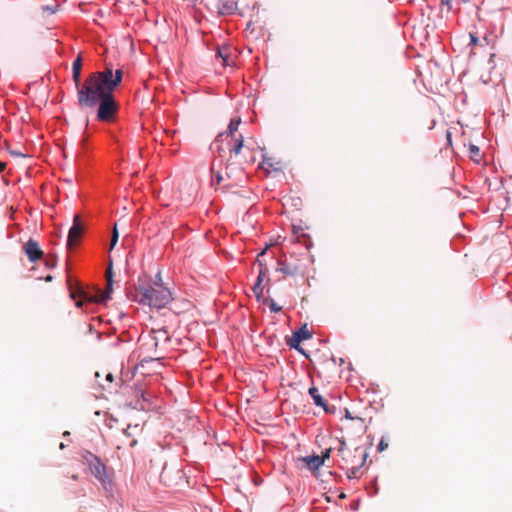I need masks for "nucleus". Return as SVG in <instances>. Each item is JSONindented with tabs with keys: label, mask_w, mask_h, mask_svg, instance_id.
<instances>
[{
	"label": "nucleus",
	"mask_w": 512,
	"mask_h": 512,
	"mask_svg": "<svg viewBox=\"0 0 512 512\" xmlns=\"http://www.w3.org/2000/svg\"><path fill=\"white\" fill-rule=\"evenodd\" d=\"M122 77V69H117L113 73L109 66L104 71L91 73L84 83L77 87L79 106L82 108L95 107L99 100L114 92L115 88L121 83Z\"/></svg>",
	"instance_id": "f257e3e1"
},
{
	"label": "nucleus",
	"mask_w": 512,
	"mask_h": 512,
	"mask_svg": "<svg viewBox=\"0 0 512 512\" xmlns=\"http://www.w3.org/2000/svg\"><path fill=\"white\" fill-rule=\"evenodd\" d=\"M265 251H266V249H264V250H263V251L258 255V257H257V261H258V263H259L260 270H259V275H258V277H257V281H256V283H259V284H262V281H263V279H264V277H265V275H266V272H267V268H264V267H263V265H262V263H261V261L259 260V257L265 254Z\"/></svg>",
	"instance_id": "6ab92c4d"
},
{
	"label": "nucleus",
	"mask_w": 512,
	"mask_h": 512,
	"mask_svg": "<svg viewBox=\"0 0 512 512\" xmlns=\"http://www.w3.org/2000/svg\"><path fill=\"white\" fill-rule=\"evenodd\" d=\"M9 153L12 155V156H16V157H25V154L21 153V152H17V151H12L10 150Z\"/></svg>",
	"instance_id": "cd10ccee"
},
{
	"label": "nucleus",
	"mask_w": 512,
	"mask_h": 512,
	"mask_svg": "<svg viewBox=\"0 0 512 512\" xmlns=\"http://www.w3.org/2000/svg\"><path fill=\"white\" fill-rule=\"evenodd\" d=\"M469 154H470V158L475 161V162H479L480 159H481V155H480V149L478 146L474 145V144H470L469 145Z\"/></svg>",
	"instance_id": "f3484780"
},
{
	"label": "nucleus",
	"mask_w": 512,
	"mask_h": 512,
	"mask_svg": "<svg viewBox=\"0 0 512 512\" xmlns=\"http://www.w3.org/2000/svg\"><path fill=\"white\" fill-rule=\"evenodd\" d=\"M58 7H59L58 4H56L54 6H48L47 5V6H42L41 9H42L43 12H48L49 14H53V13H55L57 11Z\"/></svg>",
	"instance_id": "b1692460"
},
{
	"label": "nucleus",
	"mask_w": 512,
	"mask_h": 512,
	"mask_svg": "<svg viewBox=\"0 0 512 512\" xmlns=\"http://www.w3.org/2000/svg\"><path fill=\"white\" fill-rule=\"evenodd\" d=\"M106 380L108 382H112L113 381V374L112 373H107L106 374Z\"/></svg>",
	"instance_id": "c756f323"
},
{
	"label": "nucleus",
	"mask_w": 512,
	"mask_h": 512,
	"mask_svg": "<svg viewBox=\"0 0 512 512\" xmlns=\"http://www.w3.org/2000/svg\"><path fill=\"white\" fill-rule=\"evenodd\" d=\"M169 341L170 336L168 335V332L164 328L152 329L150 334V340L142 344V349L148 352L154 350V355L151 358L159 359V348Z\"/></svg>",
	"instance_id": "423d86ee"
},
{
	"label": "nucleus",
	"mask_w": 512,
	"mask_h": 512,
	"mask_svg": "<svg viewBox=\"0 0 512 512\" xmlns=\"http://www.w3.org/2000/svg\"><path fill=\"white\" fill-rule=\"evenodd\" d=\"M237 10L236 0H219L218 12L222 15L233 14Z\"/></svg>",
	"instance_id": "4468645a"
},
{
	"label": "nucleus",
	"mask_w": 512,
	"mask_h": 512,
	"mask_svg": "<svg viewBox=\"0 0 512 512\" xmlns=\"http://www.w3.org/2000/svg\"><path fill=\"white\" fill-rule=\"evenodd\" d=\"M298 461L304 463L311 471H315L323 465V458H320L319 455L299 457Z\"/></svg>",
	"instance_id": "ddd939ff"
},
{
	"label": "nucleus",
	"mask_w": 512,
	"mask_h": 512,
	"mask_svg": "<svg viewBox=\"0 0 512 512\" xmlns=\"http://www.w3.org/2000/svg\"><path fill=\"white\" fill-rule=\"evenodd\" d=\"M388 448V442L385 440L384 437L381 438L379 444H378V451L382 452Z\"/></svg>",
	"instance_id": "393cba45"
},
{
	"label": "nucleus",
	"mask_w": 512,
	"mask_h": 512,
	"mask_svg": "<svg viewBox=\"0 0 512 512\" xmlns=\"http://www.w3.org/2000/svg\"><path fill=\"white\" fill-rule=\"evenodd\" d=\"M47 265L50 267H54L56 265V262H55V260L47 261Z\"/></svg>",
	"instance_id": "2f4dec72"
},
{
	"label": "nucleus",
	"mask_w": 512,
	"mask_h": 512,
	"mask_svg": "<svg viewBox=\"0 0 512 512\" xmlns=\"http://www.w3.org/2000/svg\"><path fill=\"white\" fill-rule=\"evenodd\" d=\"M222 180V176L220 174L217 175V182L220 183Z\"/></svg>",
	"instance_id": "f704fd0d"
},
{
	"label": "nucleus",
	"mask_w": 512,
	"mask_h": 512,
	"mask_svg": "<svg viewBox=\"0 0 512 512\" xmlns=\"http://www.w3.org/2000/svg\"><path fill=\"white\" fill-rule=\"evenodd\" d=\"M105 277H106V282H113L114 274H113V270H112V262H110L109 267L106 270Z\"/></svg>",
	"instance_id": "4be33fe9"
},
{
	"label": "nucleus",
	"mask_w": 512,
	"mask_h": 512,
	"mask_svg": "<svg viewBox=\"0 0 512 512\" xmlns=\"http://www.w3.org/2000/svg\"><path fill=\"white\" fill-rule=\"evenodd\" d=\"M252 290L258 300L263 296L264 287L262 286V284L255 283Z\"/></svg>",
	"instance_id": "aec40b11"
},
{
	"label": "nucleus",
	"mask_w": 512,
	"mask_h": 512,
	"mask_svg": "<svg viewBox=\"0 0 512 512\" xmlns=\"http://www.w3.org/2000/svg\"><path fill=\"white\" fill-rule=\"evenodd\" d=\"M362 466L363 465H353V466L345 467L347 469V472H346L347 477L349 479L358 478L359 477L358 473Z\"/></svg>",
	"instance_id": "a211bd4d"
},
{
	"label": "nucleus",
	"mask_w": 512,
	"mask_h": 512,
	"mask_svg": "<svg viewBox=\"0 0 512 512\" xmlns=\"http://www.w3.org/2000/svg\"><path fill=\"white\" fill-rule=\"evenodd\" d=\"M451 1H452V0H441V3H442L443 5H446V6H448V7H449V6H450Z\"/></svg>",
	"instance_id": "7c9ffc66"
},
{
	"label": "nucleus",
	"mask_w": 512,
	"mask_h": 512,
	"mask_svg": "<svg viewBox=\"0 0 512 512\" xmlns=\"http://www.w3.org/2000/svg\"><path fill=\"white\" fill-rule=\"evenodd\" d=\"M99 293H104V291L97 290V291L95 292V294H93V295H92V294H88V293L86 292V295H87V296H90V297H92V298H99Z\"/></svg>",
	"instance_id": "c85d7f7f"
},
{
	"label": "nucleus",
	"mask_w": 512,
	"mask_h": 512,
	"mask_svg": "<svg viewBox=\"0 0 512 512\" xmlns=\"http://www.w3.org/2000/svg\"><path fill=\"white\" fill-rule=\"evenodd\" d=\"M65 446L63 443L60 444V448L63 449Z\"/></svg>",
	"instance_id": "4c0bfd02"
},
{
	"label": "nucleus",
	"mask_w": 512,
	"mask_h": 512,
	"mask_svg": "<svg viewBox=\"0 0 512 512\" xmlns=\"http://www.w3.org/2000/svg\"><path fill=\"white\" fill-rule=\"evenodd\" d=\"M81 68H82V59L80 56H78L74 60L73 66H72L73 80L75 82L76 87H79V85H80Z\"/></svg>",
	"instance_id": "dca6fc26"
},
{
	"label": "nucleus",
	"mask_w": 512,
	"mask_h": 512,
	"mask_svg": "<svg viewBox=\"0 0 512 512\" xmlns=\"http://www.w3.org/2000/svg\"><path fill=\"white\" fill-rule=\"evenodd\" d=\"M469 38H470L469 46L471 47V50H473L476 46L480 45V40L478 39V37L475 34L469 33Z\"/></svg>",
	"instance_id": "412c9836"
},
{
	"label": "nucleus",
	"mask_w": 512,
	"mask_h": 512,
	"mask_svg": "<svg viewBox=\"0 0 512 512\" xmlns=\"http://www.w3.org/2000/svg\"><path fill=\"white\" fill-rule=\"evenodd\" d=\"M330 453H331V448H328L323 452L322 456H320V458H323V463L325 462L326 459H328L330 457Z\"/></svg>",
	"instance_id": "bb28decb"
},
{
	"label": "nucleus",
	"mask_w": 512,
	"mask_h": 512,
	"mask_svg": "<svg viewBox=\"0 0 512 512\" xmlns=\"http://www.w3.org/2000/svg\"><path fill=\"white\" fill-rule=\"evenodd\" d=\"M240 123L241 119H232L228 125L227 132L219 134L216 138V142L228 141L229 151L235 155L240 154L244 142L242 135H239L238 137L235 136Z\"/></svg>",
	"instance_id": "7ed1b4c3"
},
{
	"label": "nucleus",
	"mask_w": 512,
	"mask_h": 512,
	"mask_svg": "<svg viewBox=\"0 0 512 512\" xmlns=\"http://www.w3.org/2000/svg\"><path fill=\"white\" fill-rule=\"evenodd\" d=\"M45 280H46L47 282L51 281V280H52V276H50V275H49V276H47V277L45 278Z\"/></svg>",
	"instance_id": "c9c22d12"
},
{
	"label": "nucleus",
	"mask_w": 512,
	"mask_h": 512,
	"mask_svg": "<svg viewBox=\"0 0 512 512\" xmlns=\"http://www.w3.org/2000/svg\"><path fill=\"white\" fill-rule=\"evenodd\" d=\"M338 453L341 456L345 467L353 465H364L368 456L364 449L360 447L354 448L353 450L349 449L346 447L344 442L340 443Z\"/></svg>",
	"instance_id": "20e7f679"
},
{
	"label": "nucleus",
	"mask_w": 512,
	"mask_h": 512,
	"mask_svg": "<svg viewBox=\"0 0 512 512\" xmlns=\"http://www.w3.org/2000/svg\"><path fill=\"white\" fill-rule=\"evenodd\" d=\"M269 307L271 311L275 313L280 312L282 309V307L277 305L273 300H271Z\"/></svg>",
	"instance_id": "a878e982"
},
{
	"label": "nucleus",
	"mask_w": 512,
	"mask_h": 512,
	"mask_svg": "<svg viewBox=\"0 0 512 512\" xmlns=\"http://www.w3.org/2000/svg\"><path fill=\"white\" fill-rule=\"evenodd\" d=\"M6 167V164L4 162L0 161V172H2Z\"/></svg>",
	"instance_id": "473e14b6"
},
{
	"label": "nucleus",
	"mask_w": 512,
	"mask_h": 512,
	"mask_svg": "<svg viewBox=\"0 0 512 512\" xmlns=\"http://www.w3.org/2000/svg\"><path fill=\"white\" fill-rule=\"evenodd\" d=\"M222 151H223V149L218 147V152L221 153Z\"/></svg>",
	"instance_id": "e433bc0d"
},
{
	"label": "nucleus",
	"mask_w": 512,
	"mask_h": 512,
	"mask_svg": "<svg viewBox=\"0 0 512 512\" xmlns=\"http://www.w3.org/2000/svg\"><path fill=\"white\" fill-rule=\"evenodd\" d=\"M309 395L312 397L315 405L322 407L325 412H330L325 400L320 395L319 390L316 387L313 386L309 388Z\"/></svg>",
	"instance_id": "2eb2a0df"
},
{
	"label": "nucleus",
	"mask_w": 512,
	"mask_h": 512,
	"mask_svg": "<svg viewBox=\"0 0 512 512\" xmlns=\"http://www.w3.org/2000/svg\"><path fill=\"white\" fill-rule=\"evenodd\" d=\"M24 251L31 262L39 260L43 256V251L37 241L29 239L24 245Z\"/></svg>",
	"instance_id": "9b49d317"
},
{
	"label": "nucleus",
	"mask_w": 512,
	"mask_h": 512,
	"mask_svg": "<svg viewBox=\"0 0 512 512\" xmlns=\"http://www.w3.org/2000/svg\"><path fill=\"white\" fill-rule=\"evenodd\" d=\"M216 56L222 60L223 66L234 65V58L232 49L228 46L217 47Z\"/></svg>",
	"instance_id": "f8f14e48"
},
{
	"label": "nucleus",
	"mask_w": 512,
	"mask_h": 512,
	"mask_svg": "<svg viewBox=\"0 0 512 512\" xmlns=\"http://www.w3.org/2000/svg\"><path fill=\"white\" fill-rule=\"evenodd\" d=\"M138 302L153 308L161 309L172 300L171 292L161 284L155 283L149 287H139L137 289Z\"/></svg>",
	"instance_id": "f03ea898"
},
{
	"label": "nucleus",
	"mask_w": 512,
	"mask_h": 512,
	"mask_svg": "<svg viewBox=\"0 0 512 512\" xmlns=\"http://www.w3.org/2000/svg\"><path fill=\"white\" fill-rule=\"evenodd\" d=\"M345 417H346V418H349V419H354V418L351 416V414H350V412H349V411H346Z\"/></svg>",
	"instance_id": "72a5a7b5"
},
{
	"label": "nucleus",
	"mask_w": 512,
	"mask_h": 512,
	"mask_svg": "<svg viewBox=\"0 0 512 512\" xmlns=\"http://www.w3.org/2000/svg\"><path fill=\"white\" fill-rule=\"evenodd\" d=\"M83 459L85 463L89 466L91 473L102 483H105L108 479V475L106 473V466L101 462V460L94 454L86 451L83 454Z\"/></svg>",
	"instance_id": "6e6552de"
},
{
	"label": "nucleus",
	"mask_w": 512,
	"mask_h": 512,
	"mask_svg": "<svg viewBox=\"0 0 512 512\" xmlns=\"http://www.w3.org/2000/svg\"><path fill=\"white\" fill-rule=\"evenodd\" d=\"M69 290H70V297L72 299H76L79 297L80 299L76 302L77 307H81L83 304V301L88 302H95V303H103L106 302L108 299L111 298V294L113 292V282H107L106 283V289L104 293H99V298H92L90 296L86 295V292L79 289H74L69 282Z\"/></svg>",
	"instance_id": "39448f33"
},
{
	"label": "nucleus",
	"mask_w": 512,
	"mask_h": 512,
	"mask_svg": "<svg viewBox=\"0 0 512 512\" xmlns=\"http://www.w3.org/2000/svg\"><path fill=\"white\" fill-rule=\"evenodd\" d=\"M311 337H312V334L309 331V329L307 328V325H304L299 330H297L296 332L293 333L291 339L288 342V345L291 348L301 351V349L299 348L300 343L303 340L309 339Z\"/></svg>",
	"instance_id": "9d476101"
},
{
	"label": "nucleus",
	"mask_w": 512,
	"mask_h": 512,
	"mask_svg": "<svg viewBox=\"0 0 512 512\" xmlns=\"http://www.w3.org/2000/svg\"><path fill=\"white\" fill-rule=\"evenodd\" d=\"M84 231V227L80 222V216L75 215L73 219V225L68 233L67 247L72 248L76 242L81 238Z\"/></svg>",
	"instance_id": "1a4fd4ad"
},
{
	"label": "nucleus",
	"mask_w": 512,
	"mask_h": 512,
	"mask_svg": "<svg viewBox=\"0 0 512 512\" xmlns=\"http://www.w3.org/2000/svg\"><path fill=\"white\" fill-rule=\"evenodd\" d=\"M97 118L100 121L111 122L115 118V114L118 110V104L113 96V93L107 97L99 100Z\"/></svg>",
	"instance_id": "0eeeda50"
},
{
	"label": "nucleus",
	"mask_w": 512,
	"mask_h": 512,
	"mask_svg": "<svg viewBox=\"0 0 512 512\" xmlns=\"http://www.w3.org/2000/svg\"><path fill=\"white\" fill-rule=\"evenodd\" d=\"M118 237H119V234H118V231H117V227L115 225L114 228H113L110 249H112L116 245V243L118 241Z\"/></svg>",
	"instance_id": "5701e85b"
}]
</instances>
